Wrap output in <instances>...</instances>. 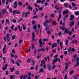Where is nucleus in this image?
<instances>
[{"instance_id": "864d4df0", "label": "nucleus", "mask_w": 79, "mask_h": 79, "mask_svg": "<svg viewBox=\"0 0 79 79\" xmlns=\"http://www.w3.org/2000/svg\"><path fill=\"white\" fill-rule=\"evenodd\" d=\"M16 63L17 65L18 66H19L20 65V64H19V63L18 62L16 61Z\"/></svg>"}, {"instance_id": "6ab92c4d", "label": "nucleus", "mask_w": 79, "mask_h": 79, "mask_svg": "<svg viewBox=\"0 0 79 79\" xmlns=\"http://www.w3.org/2000/svg\"><path fill=\"white\" fill-rule=\"evenodd\" d=\"M27 9L28 10H32V7H31L30 6V5H29L27 7Z\"/></svg>"}, {"instance_id": "79ce46f5", "label": "nucleus", "mask_w": 79, "mask_h": 79, "mask_svg": "<svg viewBox=\"0 0 79 79\" xmlns=\"http://www.w3.org/2000/svg\"><path fill=\"white\" fill-rule=\"evenodd\" d=\"M43 68H44V69H45V68H47V65L45 64H44V65L43 66Z\"/></svg>"}, {"instance_id": "2eb2a0df", "label": "nucleus", "mask_w": 79, "mask_h": 79, "mask_svg": "<svg viewBox=\"0 0 79 79\" xmlns=\"http://www.w3.org/2000/svg\"><path fill=\"white\" fill-rule=\"evenodd\" d=\"M7 64H6L5 65V67H3L2 68V70L3 71H5V70H6V69L7 68Z\"/></svg>"}, {"instance_id": "4d7b16f0", "label": "nucleus", "mask_w": 79, "mask_h": 79, "mask_svg": "<svg viewBox=\"0 0 79 79\" xmlns=\"http://www.w3.org/2000/svg\"><path fill=\"white\" fill-rule=\"evenodd\" d=\"M34 5H35V6L36 7H37L38 8H39V6L38 5H37L35 3Z\"/></svg>"}, {"instance_id": "49530a36", "label": "nucleus", "mask_w": 79, "mask_h": 79, "mask_svg": "<svg viewBox=\"0 0 79 79\" xmlns=\"http://www.w3.org/2000/svg\"><path fill=\"white\" fill-rule=\"evenodd\" d=\"M14 70H15V69H14V68H11L10 69V71L11 72H13V71H14Z\"/></svg>"}, {"instance_id": "f03ea898", "label": "nucleus", "mask_w": 79, "mask_h": 79, "mask_svg": "<svg viewBox=\"0 0 79 79\" xmlns=\"http://www.w3.org/2000/svg\"><path fill=\"white\" fill-rule=\"evenodd\" d=\"M77 63L74 66L75 68H77V66H78L79 65V57H78L77 58Z\"/></svg>"}, {"instance_id": "c03bdc74", "label": "nucleus", "mask_w": 79, "mask_h": 79, "mask_svg": "<svg viewBox=\"0 0 79 79\" xmlns=\"http://www.w3.org/2000/svg\"><path fill=\"white\" fill-rule=\"evenodd\" d=\"M50 17H55V15L53 14H52L50 15Z\"/></svg>"}, {"instance_id": "6e6552de", "label": "nucleus", "mask_w": 79, "mask_h": 79, "mask_svg": "<svg viewBox=\"0 0 79 79\" xmlns=\"http://www.w3.org/2000/svg\"><path fill=\"white\" fill-rule=\"evenodd\" d=\"M36 51H37V48H35L33 53V56L34 57H35L36 55Z\"/></svg>"}, {"instance_id": "7c9ffc66", "label": "nucleus", "mask_w": 79, "mask_h": 79, "mask_svg": "<svg viewBox=\"0 0 79 79\" xmlns=\"http://www.w3.org/2000/svg\"><path fill=\"white\" fill-rule=\"evenodd\" d=\"M15 35H14L12 36V40H14L15 39Z\"/></svg>"}, {"instance_id": "a878e982", "label": "nucleus", "mask_w": 79, "mask_h": 79, "mask_svg": "<svg viewBox=\"0 0 79 79\" xmlns=\"http://www.w3.org/2000/svg\"><path fill=\"white\" fill-rule=\"evenodd\" d=\"M18 5H19V6H21L22 5V2H18Z\"/></svg>"}, {"instance_id": "7ed1b4c3", "label": "nucleus", "mask_w": 79, "mask_h": 79, "mask_svg": "<svg viewBox=\"0 0 79 79\" xmlns=\"http://www.w3.org/2000/svg\"><path fill=\"white\" fill-rule=\"evenodd\" d=\"M6 45L5 44L2 49L3 53L4 54L6 53Z\"/></svg>"}, {"instance_id": "774afa93", "label": "nucleus", "mask_w": 79, "mask_h": 79, "mask_svg": "<svg viewBox=\"0 0 79 79\" xmlns=\"http://www.w3.org/2000/svg\"><path fill=\"white\" fill-rule=\"evenodd\" d=\"M12 53H15V49H13L12 50Z\"/></svg>"}, {"instance_id": "c85d7f7f", "label": "nucleus", "mask_w": 79, "mask_h": 79, "mask_svg": "<svg viewBox=\"0 0 79 79\" xmlns=\"http://www.w3.org/2000/svg\"><path fill=\"white\" fill-rule=\"evenodd\" d=\"M23 76V79H25L27 77V75H26L25 76Z\"/></svg>"}, {"instance_id": "e2e57ef3", "label": "nucleus", "mask_w": 79, "mask_h": 79, "mask_svg": "<svg viewBox=\"0 0 79 79\" xmlns=\"http://www.w3.org/2000/svg\"><path fill=\"white\" fill-rule=\"evenodd\" d=\"M32 75V73L31 72L28 73V76H31V75Z\"/></svg>"}, {"instance_id": "f8f14e48", "label": "nucleus", "mask_w": 79, "mask_h": 79, "mask_svg": "<svg viewBox=\"0 0 79 79\" xmlns=\"http://www.w3.org/2000/svg\"><path fill=\"white\" fill-rule=\"evenodd\" d=\"M56 46H57V44L55 43L54 44H53L52 45V48H54V47H56Z\"/></svg>"}, {"instance_id": "052dcab7", "label": "nucleus", "mask_w": 79, "mask_h": 79, "mask_svg": "<svg viewBox=\"0 0 79 79\" xmlns=\"http://www.w3.org/2000/svg\"><path fill=\"white\" fill-rule=\"evenodd\" d=\"M60 39H58L57 40V44H59L60 43Z\"/></svg>"}, {"instance_id": "13d9d810", "label": "nucleus", "mask_w": 79, "mask_h": 79, "mask_svg": "<svg viewBox=\"0 0 79 79\" xmlns=\"http://www.w3.org/2000/svg\"><path fill=\"white\" fill-rule=\"evenodd\" d=\"M39 66H38V65H37L36 67H35V69L36 70H38L39 68H38Z\"/></svg>"}, {"instance_id": "f257e3e1", "label": "nucleus", "mask_w": 79, "mask_h": 79, "mask_svg": "<svg viewBox=\"0 0 79 79\" xmlns=\"http://www.w3.org/2000/svg\"><path fill=\"white\" fill-rule=\"evenodd\" d=\"M39 43L40 44V47H44V43H42V39L40 38L39 41Z\"/></svg>"}, {"instance_id": "72a5a7b5", "label": "nucleus", "mask_w": 79, "mask_h": 79, "mask_svg": "<svg viewBox=\"0 0 79 79\" xmlns=\"http://www.w3.org/2000/svg\"><path fill=\"white\" fill-rule=\"evenodd\" d=\"M72 5L73 6H76V4L74 2H72Z\"/></svg>"}, {"instance_id": "393cba45", "label": "nucleus", "mask_w": 79, "mask_h": 79, "mask_svg": "<svg viewBox=\"0 0 79 79\" xmlns=\"http://www.w3.org/2000/svg\"><path fill=\"white\" fill-rule=\"evenodd\" d=\"M68 10H64V12H63V15H65V14H66L68 13Z\"/></svg>"}, {"instance_id": "cd10ccee", "label": "nucleus", "mask_w": 79, "mask_h": 79, "mask_svg": "<svg viewBox=\"0 0 79 79\" xmlns=\"http://www.w3.org/2000/svg\"><path fill=\"white\" fill-rule=\"evenodd\" d=\"M77 76H78V75H77L74 76L73 77V79H77Z\"/></svg>"}, {"instance_id": "bf43d9fd", "label": "nucleus", "mask_w": 79, "mask_h": 79, "mask_svg": "<svg viewBox=\"0 0 79 79\" xmlns=\"http://www.w3.org/2000/svg\"><path fill=\"white\" fill-rule=\"evenodd\" d=\"M38 16H37V15H36L35 16H34L33 17V19H35V18H38Z\"/></svg>"}, {"instance_id": "aec40b11", "label": "nucleus", "mask_w": 79, "mask_h": 79, "mask_svg": "<svg viewBox=\"0 0 79 79\" xmlns=\"http://www.w3.org/2000/svg\"><path fill=\"white\" fill-rule=\"evenodd\" d=\"M64 33H66V34H69V30H68L67 28H66L65 30Z\"/></svg>"}, {"instance_id": "603ef678", "label": "nucleus", "mask_w": 79, "mask_h": 79, "mask_svg": "<svg viewBox=\"0 0 79 79\" xmlns=\"http://www.w3.org/2000/svg\"><path fill=\"white\" fill-rule=\"evenodd\" d=\"M41 52H45V49L44 48H42L41 49Z\"/></svg>"}, {"instance_id": "412c9836", "label": "nucleus", "mask_w": 79, "mask_h": 79, "mask_svg": "<svg viewBox=\"0 0 79 79\" xmlns=\"http://www.w3.org/2000/svg\"><path fill=\"white\" fill-rule=\"evenodd\" d=\"M58 61V59L57 58H56L55 59H54V61H53V62L52 63V64H55V63H56Z\"/></svg>"}, {"instance_id": "5701e85b", "label": "nucleus", "mask_w": 79, "mask_h": 79, "mask_svg": "<svg viewBox=\"0 0 79 79\" xmlns=\"http://www.w3.org/2000/svg\"><path fill=\"white\" fill-rule=\"evenodd\" d=\"M33 28L35 31H37V25H34V26H33Z\"/></svg>"}, {"instance_id": "680f3d73", "label": "nucleus", "mask_w": 79, "mask_h": 79, "mask_svg": "<svg viewBox=\"0 0 79 79\" xmlns=\"http://www.w3.org/2000/svg\"><path fill=\"white\" fill-rule=\"evenodd\" d=\"M45 2V0H43L42 2H41L42 4H43Z\"/></svg>"}, {"instance_id": "423d86ee", "label": "nucleus", "mask_w": 79, "mask_h": 79, "mask_svg": "<svg viewBox=\"0 0 79 79\" xmlns=\"http://www.w3.org/2000/svg\"><path fill=\"white\" fill-rule=\"evenodd\" d=\"M6 37H5L4 38V40L6 41V39H8L9 40H10V37H9V36H10V35L8 34L6 35Z\"/></svg>"}, {"instance_id": "c756f323", "label": "nucleus", "mask_w": 79, "mask_h": 79, "mask_svg": "<svg viewBox=\"0 0 79 79\" xmlns=\"http://www.w3.org/2000/svg\"><path fill=\"white\" fill-rule=\"evenodd\" d=\"M22 27H23V28L24 31V30H25V29H26V27H25V25H24V24L23 25Z\"/></svg>"}, {"instance_id": "473e14b6", "label": "nucleus", "mask_w": 79, "mask_h": 79, "mask_svg": "<svg viewBox=\"0 0 79 79\" xmlns=\"http://www.w3.org/2000/svg\"><path fill=\"white\" fill-rule=\"evenodd\" d=\"M41 2V0H37L36 3H40Z\"/></svg>"}, {"instance_id": "dca6fc26", "label": "nucleus", "mask_w": 79, "mask_h": 79, "mask_svg": "<svg viewBox=\"0 0 79 79\" xmlns=\"http://www.w3.org/2000/svg\"><path fill=\"white\" fill-rule=\"evenodd\" d=\"M61 18V14L60 13H59V17L58 19V21H60V19Z\"/></svg>"}, {"instance_id": "4be33fe9", "label": "nucleus", "mask_w": 79, "mask_h": 79, "mask_svg": "<svg viewBox=\"0 0 79 79\" xmlns=\"http://www.w3.org/2000/svg\"><path fill=\"white\" fill-rule=\"evenodd\" d=\"M65 69H68V63H65Z\"/></svg>"}, {"instance_id": "e433bc0d", "label": "nucleus", "mask_w": 79, "mask_h": 79, "mask_svg": "<svg viewBox=\"0 0 79 79\" xmlns=\"http://www.w3.org/2000/svg\"><path fill=\"white\" fill-rule=\"evenodd\" d=\"M68 6V3L66 2L65 3H64V6H65V7H67Z\"/></svg>"}, {"instance_id": "8fccbe9b", "label": "nucleus", "mask_w": 79, "mask_h": 79, "mask_svg": "<svg viewBox=\"0 0 79 79\" xmlns=\"http://www.w3.org/2000/svg\"><path fill=\"white\" fill-rule=\"evenodd\" d=\"M75 50L74 48H72V49H71V51L72 52H74L75 51Z\"/></svg>"}, {"instance_id": "1a4fd4ad", "label": "nucleus", "mask_w": 79, "mask_h": 79, "mask_svg": "<svg viewBox=\"0 0 79 79\" xmlns=\"http://www.w3.org/2000/svg\"><path fill=\"white\" fill-rule=\"evenodd\" d=\"M65 26V23H64L62 26V27H60V30L62 29L63 31H64V27Z\"/></svg>"}, {"instance_id": "20e7f679", "label": "nucleus", "mask_w": 79, "mask_h": 79, "mask_svg": "<svg viewBox=\"0 0 79 79\" xmlns=\"http://www.w3.org/2000/svg\"><path fill=\"white\" fill-rule=\"evenodd\" d=\"M74 24V21H73L72 22H70L69 25L70 27H73V26Z\"/></svg>"}, {"instance_id": "6e6d98bb", "label": "nucleus", "mask_w": 79, "mask_h": 79, "mask_svg": "<svg viewBox=\"0 0 79 79\" xmlns=\"http://www.w3.org/2000/svg\"><path fill=\"white\" fill-rule=\"evenodd\" d=\"M12 22H13V23H16V20H15V19H12Z\"/></svg>"}, {"instance_id": "a19ab883", "label": "nucleus", "mask_w": 79, "mask_h": 79, "mask_svg": "<svg viewBox=\"0 0 79 79\" xmlns=\"http://www.w3.org/2000/svg\"><path fill=\"white\" fill-rule=\"evenodd\" d=\"M52 25H53V26H55V25H56V22H54L53 23H52Z\"/></svg>"}, {"instance_id": "c9c22d12", "label": "nucleus", "mask_w": 79, "mask_h": 79, "mask_svg": "<svg viewBox=\"0 0 79 79\" xmlns=\"http://www.w3.org/2000/svg\"><path fill=\"white\" fill-rule=\"evenodd\" d=\"M47 33L49 35L51 34V31H47Z\"/></svg>"}, {"instance_id": "f3484780", "label": "nucleus", "mask_w": 79, "mask_h": 79, "mask_svg": "<svg viewBox=\"0 0 79 79\" xmlns=\"http://www.w3.org/2000/svg\"><path fill=\"white\" fill-rule=\"evenodd\" d=\"M45 63V61H44V60H43L41 61V62L40 64V66H42V64H44Z\"/></svg>"}, {"instance_id": "4468645a", "label": "nucleus", "mask_w": 79, "mask_h": 79, "mask_svg": "<svg viewBox=\"0 0 79 79\" xmlns=\"http://www.w3.org/2000/svg\"><path fill=\"white\" fill-rule=\"evenodd\" d=\"M74 18V15H70V21H72V20H73Z\"/></svg>"}, {"instance_id": "37998d69", "label": "nucleus", "mask_w": 79, "mask_h": 79, "mask_svg": "<svg viewBox=\"0 0 79 79\" xmlns=\"http://www.w3.org/2000/svg\"><path fill=\"white\" fill-rule=\"evenodd\" d=\"M9 12L10 13H13V11L12 10V9H9Z\"/></svg>"}, {"instance_id": "2f4dec72", "label": "nucleus", "mask_w": 79, "mask_h": 79, "mask_svg": "<svg viewBox=\"0 0 79 79\" xmlns=\"http://www.w3.org/2000/svg\"><path fill=\"white\" fill-rule=\"evenodd\" d=\"M46 21V23H51V22H52L51 19H50L49 20V21L47 20Z\"/></svg>"}, {"instance_id": "5fc2aeb1", "label": "nucleus", "mask_w": 79, "mask_h": 79, "mask_svg": "<svg viewBox=\"0 0 79 79\" xmlns=\"http://www.w3.org/2000/svg\"><path fill=\"white\" fill-rule=\"evenodd\" d=\"M5 22V20L3 19L1 21V23L2 24H3L4 22Z\"/></svg>"}, {"instance_id": "39448f33", "label": "nucleus", "mask_w": 79, "mask_h": 79, "mask_svg": "<svg viewBox=\"0 0 79 79\" xmlns=\"http://www.w3.org/2000/svg\"><path fill=\"white\" fill-rule=\"evenodd\" d=\"M16 13V14H17V15H18V14H19V12L18 10H14L13 12V15H15Z\"/></svg>"}, {"instance_id": "09e8293b", "label": "nucleus", "mask_w": 79, "mask_h": 79, "mask_svg": "<svg viewBox=\"0 0 79 79\" xmlns=\"http://www.w3.org/2000/svg\"><path fill=\"white\" fill-rule=\"evenodd\" d=\"M44 6H48V3L47 2H45L44 3Z\"/></svg>"}, {"instance_id": "3c124183", "label": "nucleus", "mask_w": 79, "mask_h": 79, "mask_svg": "<svg viewBox=\"0 0 79 79\" xmlns=\"http://www.w3.org/2000/svg\"><path fill=\"white\" fill-rule=\"evenodd\" d=\"M10 61H11V62L13 64H15V61H14V60L11 59V60Z\"/></svg>"}, {"instance_id": "58836bf2", "label": "nucleus", "mask_w": 79, "mask_h": 79, "mask_svg": "<svg viewBox=\"0 0 79 79\" xmlns=\"http://www.w3.org/2000/svg\"><path fill=\"white\" fill-rule=\"evenodd\" d=\"M79 11L76 12L75 13V15H79Z\"/></svg>"}, {"instance_id": "a18cd8bd", "label": "nucleus", "mask_w": 79, "mask_h": 79, "mask_svg": "<svg viewBox=\"0 0 79 79\" xmlns=\"http://www.w3.org/2000/svg\"><path fill=\"white\" fill-rule=\"evenodd\" d=\"M19 72L18 71H16V74H17V75H18L19 74Z\"/></svg>"}, {"instance_id": "b1692460", "label": "nucleus", "mask_w": 79, "mask_h": 79, "mask_svg": "<svg viewBox=\"0 0 79 79\" xmlns=\"http://www.w3.org/2000/svg\"><path fill=\"white\" fill-rule=\"evenodd\" d=\"M68 42H69V41H68V40H67L66 41V43H65V45H66V46H68Z\"/></svg>"}, {"instance_id": "0e129e2a", "label": "nucleus", "mask_w": 79, "mask_h": 79, "mask_svg": "<svg viewBox=\"0 0 79 79\" xmlns=\"http://www.w3.org/2000/svg\"><path fill=\"white\" fill-rule=\"evenodd\" d=\"M31 60L30 59V58H28V60H27V63H29L30 62Z\"/></svg>"}, {"instance_id": "4c0bfd02", "label": "nucleus", "mask_w": 79, "mask_h": 79, "mask_svg": "<svg viewBox=\"0 0 79 79\" xmlns=\"http://www.w3.org/2000/svg\"><path fill=\"white\" fill-rule=\"evenodd\" d=\"M44 26H48V25H47V22H44Z\"/></svg>"}, {"instance_id": "a211bd4d", "label": "nucleus", "mask_w": 79, "mask_h": 79, "mask_svg": "<svg viewBox=\"0 0 79 79\" xmlns=\"http://www.w3.org/2000/svg\"><path fill=\"white\" fill-rule=\"evenodd\" d=\"M17 1H15V2H14V5L15 6H14V8H16V7H17Z\"/></svg>"}, {"instance_id": "ea45409f", "label": "nucleus", "mask_w": 79, "mask_h": 79, "mask_svg": "<svg viewBox=\"0 0 79 79\" xmlns=\"http://www.w3.org/2000/svg\"><path fill=\"white\" fill-rule=\"evenodd\" d=\"M61 34H62V33H61V32L60 31L58 33V35L60 36V35H61Z\"/></svg>"}, {"instance_id": "f704fd0d", "label": "nucleus", "mask_w": 79, "mask_h": 79, "mask_svg": "<svg viewBox=\"0 0 79 79\" xmlns=\"http://www.w3.org/2000/svg\"><path fill=\"white\" fill-rule=\"evenodd\" d=\"M48 49H49V47L48 46H47L46 48V50L48 52Z\"/></svg>"}, {"instance_id": "338daca9", "label": "nucleus", "mask_w": 79, "mask_h": 79, "mask_svg": "<svg viewBox=\"0 0 79 79\" xmlns=\"http://www.w3.org/2000/svg\"><path fill=\"white\" fill-rule=\"evenodd\" d=\"M64 79H67V75L66 74L65 76L64 77Z\"/></svg>"}, {"instance_id": "bb28decb", "label": "nucleus", "mask_w": 79, "mask_h": 79, "mask_svg": "<svg viewBox=\"0 0 79 79\" xmlns=\"http://www.w3.org/2000/svg\"><path fill=\"white\" fill-rule=\"evenodd\" d=\"M6 23H10L9 19H6Z\"/></svg>"}, {"instance_id": "9b49d317", "label": "nucleus", "mask_w": 79, "mask_h": 79, "mask_svg": "<svg viewBox=\"0 0 79 79\" xmlns=\"http://www.w3.org/2000/svg\"><path fill=\"white\" fill-rule=\"evenodd\" d=\"M6 12V10L5 9H3L2 10V15H4Z\"/></svg>"}, {"instance_id": "ddd939ff", "label": "nucleus", "mask_w": 79, "mask_h": 79, "mask_svg": "<svg viewBox=\"0 0 79 79\" xmlns=\"http://www.w3.org/2000/svg\"><path fill=\"white\" fill-rule=\"evenodd\" d=\"M32 41H34V37H35V34H34V33H32Z\"/></svg>"}, {"instance_id": "9d476101", "label": "nucleus", "mask_w": 79, "mask_h": 79, "mask_svg": "<svg viewBox=\"0 0 79 79\" xmlns=\"http://www.w3.org/2000/svg\"><path fill=\"white\" fill-rule=\"evenodd\" d=\"M47 67L48 69V70L50 71L51 70V64H49L47 65Z\"/></svg>"}, {"instance_id": "de8ad7c7", "label": "nucleus", "mask_w": 79, "mask_h": 79, "mask_svg": "<svg viewBox=\"0 0 79 79\" xmlns=\"http://www.w3.org/2000/svg\"><path fill=\"white\" fill-rule=\"evenodd\" d=\"M68 52H71V48H69L68 49Z\"/></svg>"}, {"instance_id": "69168bd1", "label": "nucleus", "mask_w": 79, "mask_h": 79, "mask_svg": "<svg viewBox=\"0 0 79 79\" xmlns=\"http://www.w3.org/2000/svg\"><path fill=\"white\" fill-rule=\"evenodd\" d=\"M13 27H14V25H12L11 26V29H12V30H13Z\"/></svg>"}, {"instance_id": "0eeeda50", "label": "nucleus", "mask_w": 79, "mask_h": 79, "mask_svg": "<svg viewBox=\"0 0 79 79\" xmlns=\"http://www.w3.org/2000/svg\"><path fill=\"white\" fill-rule=\"evenodd\" d=\"M44 73V69L42 68L40 69V71H38V73Z\"/></svg>"}]
</instances>
